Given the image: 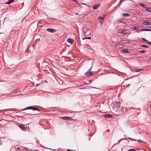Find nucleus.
I'll list each match as a JSON object with an SVG mask.
<instances>
[{"mask_svg": "<svg viewBox=\"0 0 151 151\" xmlns=\"http://www.w3.org/2000/svg\"><path fill=\"white\" fill-rule=\"evenodd\" d=\"M139 28L138 27H134L130 28V29L132 31L133 30H138L139 29Z\"/></svg>", "mask_w": 151, "mask_h": 151, "instance_id": "obj_5", "label": "nucleus"}, {"mask_svg": "<svg viewBox=\"0 0 151 151\" xmlns=\"http://www.w3.org/2000/svg\"><path fill=\"white\" fill-rule=\"evenodd\" d=\"M84 34L87 36L91 34V31L90 29H88L84 32Z\"/></svg>", "mask_w": 151, "mask_h": 151, "instance_id": "obj_4", "label": "nucleus"}, {"mask_svg": "<svg viewBox=\"0 0 151 151\" xmlns=\"http://www.w3.org/2000/svg\"><path fill=\"white\" fill-rule=\"evenodd\" d=\"M67 151H73L71 150H70V149H67Z\"/></svg>", "mask_w": 151, "mask_h": 151, "instance_id": "obj_31", "label": "nucleus"}, {"mask_svg": "<svg viewBox=\"0 0 151 151\" xmlns=\"http://www.w3.org/2000/svg\"><path fill=\"white\" fill-rule=\"evenodd\" d=\"M122 15L124 17H128L130 15V14H129L127 13H123Z\"/></svg>", "mask_w": 151, "mask_h": 151, "instance_id": "obj_14", "label": "nucleus"}, {"mask_svg": "<svg viewBox=\"0 0 151 151\" xmlns=\"http://www.w3.org/2000/svg\"><path fill=\"white\" fill-rule=\"evenodd\" d=\"M14 1V0H9V1L6 3L7 4H10L12 3Z\"/></svg>", "mask_w": 151, "mask_h": 151, "instance_id": "obj_16", "label": "nucleus"}, {"mask_svg": "<svg viewBox=\"0 0 151 151\" xmlns=\"http://www.w3.org/2000/svg\"><path fill=\"white\" fill-rule=\"evenodd\" d=\"M149 28H150V29H149V31H151V27H149Z\"/></svg>", "mask_w": 151, "mask_h": 151, "instance_id": "obj_30", "label": "nucleus"}, {"mask_svg": "<svg viewBox=\"0 0 151 151\" xmlns=\"http://www.w3.org/2000/svg\"><path fill=\"white\" fill-rule=\"evenodd\" d=\"M18 90H19V89H18L17 90H14L13 91V93H17V92Z\"/></svg>", "mask_w": 151, "mask_h": 151, "instance_id": "obj_28", "label": "nucleus"}, {"mask_svg": "<svg viewBox=\"0 0 151 151\" xmlns=\"http://www.w3.org/2000/svg\"><path fill=\"white\" fill-rule=\"evenodd\" d=\"M57 151H60V150H58Z\"/></svg>", "mask_w": 151, "mask_h": 151, "instance_id": "obj_42", "label": "nucleus"}, {"mask_svg": "<svg viewBox=\"0 0 151 151\" xmlns=\"http://www.w3.org/2000/svg\"><path fill=\"white\" fill-rule=\"evenodd\" d=\"M91 38V37H83V40H84L86 39H90Z\"/></svg>", "mask_w": 151, "mask_h": 151, "instance_id": "obj_21", "label": "nucleus"}, {"mask_svg": "<svg viewBox=\"0 0 151 151\" xmlns=\"http://www.w3.org/2000/svg\"><path fill=\"white\" fill-rule=\"evenodd\" d=\"M61 119L64 120H69L71 119L70 117L63 116L61 117Z\"/></svg>", "mask_w": 151, "mask_h": 151, "instance_id": "obj_7", "label": "nucleus"}, {"mask_svg": "<svg viewBox=\"0 0 151 151\" xmlns=\"http://www.w3.org/2000/svg\"><path fill=\"white\" fill-rule=\"evenodd\" d=\"M141 47H146L147 48L149 47L148 46L145 45H142Z\"/></svg>", "mask_w": 151, "mask_h": 151, "instance_id": "obj_23", "label": "nucleus"}, {"mask_svg": "<svg viewBox=\"0 0 151 151\" xmlns=\"http://www.w3.org/2000/svg\"><path fill=\"white\" fill-rule=\"evenodd\" d=\"M142 40L143 41L145 42L146 43H147L148 41L145 39L142 38Z\"/></svg>", "mask_w": 151, "mask_h": 151, "instance_id": "obj_22", "label": "nucleus"}, {"mask_svg": "<svg viewBox=\"0 0 151 151\" xmlns=\"http://www.w3.org/2000/svg\"><path fill=\"white\" fill-rule=\"evenodd\" d=\"M138 142H142V141H141L140 140H138Z\"/></svg>", "mask_w": 151, "mask_h": 151, "instance_id": "obj_35", "label": "nucleus"}, {"mask_svg": "<svg viewBox=\"0 0 151 151\" xmlns=\"http://www.w3.org/2000/svg\"><path fill=\"white\" fill-rule=\"evenodd\" d=\"M126 30H119L118 31L119 32L121 33L125 34L126 33Z\"/></svg>", "mask_w": 151, "mask_h": 151, "instance_id": "obj_12", "label": "nucleus"}, {"mask_svg": "<svg viewBox=\"0 0 151 151\" xmlns=\"http://www.w3.org/2000/svg\"><path fill=\"white\" fill-rule=\"evenodd\" d=\"M17 150H20V148L19 147H17L16 148Z\"/></svg>", "mask_w": 151, "mask_h": 151, "instance_id": "obj_32", "label": "nucleus"}, {"mask_svg": "<svg viewBox=\"0 0 151 151\" xmlns=\"http://www.w3.org/2000/svg\"><path fill=\"white\" fill-rule=\"evenodd\" d=\"M149 29H147V28H144L142 29H141V31H149Z\"/></svg>", "mask_w": 151, "mask_h": 151, "instance_id": "obj_19", "label": "nucleus"}, {"mask_svg": "<svg viewBox=\"0 0 151 151\" xmlns=\"http://www.w3.org/2000/svg\"><path fill=\"white\" fill-rule=\"evenodd\" d=\"M14 65V64H12L10 65H9V68H10V69L12 67H13V66Z\"/></svg>", "mask_w": 151, "mask_h": 151, "instance_id": "obj_27", "label": "nucleus"}, {"mask_svg": "<svg viewBox=\"0 0 151 151\" xmlns=\"http://www.w3.org/2000/svg\"><path fill=\"white\" fill-rule=\"evenodd\" d=\"M139 52L140 53H144L145 52V51L144 50H141L139 51Z\"/></svg>", "mask_w": 151, "mask_h": 151, "instance_id": "obj_26", "label": "nucleus"}, {"mask_svg": "<svg viewBox=\"0 0 151 151\" xmlns=\"http://www.w3.org/2000/svg\"><path fill=\"white\" fill-rule=\"evenodd\" d=\"M100 4H96L95 5H94L93 6V9H97L100 6Z\"/></svg>", "mask_w": 151, "mask_h": 151, "instance_id": "obj_10", "label": "nucleus"}, {"mask_svg": "<svg viewBox=\"0 0 151 151\" xmlns=\"http://www.w3.org/2000/svg\"><path fill=\"white\" fill-rule=\"evenodd\" d=\"M127 42H128V43H131V40H128L127 41Z\"/></svg>", "mask_w": 151, "mask_h": 151, "instance_id": "obj_29", "label": "nucleus"}, {"mask_svg": "<svg viewBox=\"0 0 151 151\" xmlns=\"http://www.w3.org/2000/svg\"><path fill=\"white\" fill-rule=\"evenodd\" d=\"M122 0H121V1L119 2V3H121L122 2Z\"/></svg>", "mask_w": 151, "mask_h": 151, "instance_id": "obj_36", "label": "nucleus"}, {"mask_svg": "<svg viewBox=\"0 0 151 151\" xmlns=\"http://www.w3.org/2000/svg\"><path fill=\"white\" fill-rule=\"evenodd\" d=\"M139 5L140 6H141L143 7L144 8H145L146 7V5L144 4H142V3H139Z\"/></svg>", "mask_w": 151, "mask_h": 151, "instance_id": "obj_20", "label": "nucleus"}, {"mask_svg": "<svg viewBox=\"0 0 151 151\" xmlns=\"http://www.w3.org/2000/svg\"><path fill=\"white\" fill-rule=\"evenodd\" d=\"M143 24H144L146 25H151V22L148 21L147 20H145L143 23Z\"/></svg>", "mask_w": 151, "mask_h": 151, "instance_id": "obj_6", "label": "nucleus"}, {"mask_svg": "<svg viewBox=\"0 0 151 151\" xmlns=\"http://www.w3.org/2000/svg\"><path fill=\"white\" fill-rule=\"evenodd\" d=\"M121 140H120L119 141V142H120V141H121Z\"/></svg>", "mask_w": 151, "mask_h": 151, "instance_id": "obj_40", "label": "nucleus"}, {"mask_svg": "<svg viewBox=\"0 0 151 151\" xmlns=\"http://www.w3.org/2000/svg\"><path fill=\"white\" fill-rule=\"evenodd\" d=\"M47 31L49 32L52 33H53L55 32V30L51 28L47 29Z\"/></svg>", "mask_w": 151, "mask_h": 151, "instance_id": "obj_8", "label": "nucleus"}, {"mask_svg": "<svg viewBox=\"0 0 151 151\" xmlns=\"http://www.w3.org/2000/svg\"><path fill=\"white\" fill-rule=\"evenodd\" d=\"M35 114H30V115H35Z\"/></svg>", "mask_w": 151, "mask_h": 151, "instance_id": "obj_33", "label": "nucleus"}, {"mask_svg": "<svg viewBox=\"0 0 151 151\" xmlns=\"http://www.w3.org/2000/svg\"><path fill=\"white\" fill-rule=\"evenodd\" d=\"M148 44L151 45V42H149L148 43Z\"/></svg>", "mask_w": 151, "mask_h": 151, "instance_id": "obj_34", "label": "nucleus"}, {"mask_svg": "<svg viewBox=\"0 0 151 151\" xmlns=\"http://www.w3.org/2000/svg\"><path fill=\"white\" fill-rule=\"evenodd\" d=\"M67 41H68V42H69L71 44H72L73 42V40L71 38H68L67 39Z\"/></svg>", "mask_w": 151, "mask_h": 151, "instance_id": "obj_11", "label": "nucleus"}, {"mask_svg": "<svg viewBox=\"0 0 151 151\" xmlns=\"http://www.w3.org/2000/svg\"><path fill=\"white\" fill-rule=\"evenodd\" d=\"M45 81L46 82H47L46 81Z\"/></svg>", "mask_w": 151, "mask_h": 151, "instance_id": "obj_41", "label": "nucleus"}, {"mask_svg": "<svg viewBox=\"0 0 151 151\" xmlns=\"http://www.w3.org/2000/svg\"><path fill=\"white\" fill-rule=\"evenodd\" d=\"M74 1L75 2H77V1H76V0H74Z\"/></svg>", "mask_w": 151, "mask_h": 151, "instance_id": "obj_38", "label": "nucleus"}, {"mask_svg": "<svg viewBox=\"0 0 151 151\" xmlns=\"http://www.w3.org/2000/svg\"><path fill=\"white\" fill-rule=\"evenodd\" d=\"M147 29H150V28H149V27H148V28H147Z\"/></svg>", "mask_w": 151, "mask_h": 151, "instance_id": "obj_39", "label": "nucleus"}, {"mask_svg": "<svg viewBox=\"0 0 151 151\" xmlns=\"http://www.w3.org/2000/svg\"><path fill=\"white\" fill-rule=\"evenodd\" d=\"M142 70H143V69H138L136 70L135 71L136 72H139L140 71H142Z\"/></svg>", "mask_w": 151, "mask_h": 151, "instance_id": "obj_24", "label": "nucleus"}, {"mask_svg": "<svg viewBox=\"0 0 151 151\" xmlns=\"http://www.w3.org/2000/svg\"><path fill=\"white\" fill-rule=\"evenodd\" d=\"M146 10L149 12H151V8L146 7Z\"/></svg>", "mask_w": 151, "mask_h": 151, "instance_id": "obj_17", "label": "nucleus"}, {"mask_svg": "<svg viewBox=\"0 0 151 151\" xmlns=\"http://www.w3.org/2000/svg\"><path fill=\"white\" fill-rule=\"evenodd\" d=\"M127 139L126 138H124V139H122L121 140H122L123 139Z\"/></svg>", "mask_w": 151, "mask_h": 151, "instance_id": "obj_37", "label": "nucleus"}, {"mask_svg": "<svg viewBox=\"0 0 151 151\" xmlns=\"http://www.w3.org/2000/svg\"><path fill=\"white\" fill-rule=\"evenodd\" d=\"M104 17H99L98 19L99 21L102 20L103 21L104 20Z\"/></svg>", "mask_w": 151, "mask_h": 151, "instance_id": "obj_18", "label": "nucleus"}, {"mask_svg": "<svg viewBox=\"0 0 151 151\" xmlns=\"http://www.w3.org/2000/svg\"><path fill=\"white\" fill-rule=\"evenodd\" d=\"M121 107L120 103V102H115L113 103L114 109L117 111L120 109Z\"/></svg>", "mask_w": 151, "mask_h": 151, "instance_id": "obj_1", "label": "nucleus"}, {"mask_svg": "<svg viewBox=\"0 0 151 151\" xmlns=\"http://www.w3.org/2000/svg\"><path fill=\"white\" fill-rule=\"evenodd\" d=\"M128 139H129L131 140H132V141H137V140H136V139H132L130 137H128Z\"/></svg>", "mask_w": 151, "mask_h": 151, "instance_id": "obj_25", "label": "nucleus"}, {"mask_svg": "<svg viewBox=\"0 0 151 151\" xmlns=\"http://www.w3.org/2000/svg\"><path fill=\"white\" fill-rule=\"evenodd\" d=\"M91 68L88 70V71L85 73V75L87 77H89L92 75V72L90 71Z\"/></svg>", "mask_w": 151, "mask_h": 151, "instance_id": "obj_3", "label": "nucleus"}, {"mask_svg": "<svg viewBox=\"0 0 151 151\" xmlns=\"http://www.w3.org/2000/svg\"><path fill=\"white\" fill-rule=\"evenodd\" d=\"M129 50L127 49H125L122 50V52L123 53H129V52L128 51Z\"/></svg>", "mask_w": 151, "mask_h": 151, "instance_id": "obj_13", "label": "nucleus"}, {"mask_svg": "<svg viewBox=\"0 0 151 151\" xmlns=\"http://www.w3.org/2000/svg\"><path fill=\"white\" fill-rule=\"evenodd\" d=\"M19 127L20 128L23 130L25 131L26 130V128L22 125H18Z\"/></svg>", "mask_w": 151, "mask_h": 151, "instance_id": "obj_9", "label": "nucleus"}, {"mask_svg": "<svg viewBox=\"0 0 151 151\" xmlns=\"http://www.w3.org/2000/svg\"><path fill=\"white\" fill-rule=\"evenodd\" d=\"M28 109H32L33 111H35L36 110H37L39 111H40V109L36 108L35 107H28L27 108H26L25 110H28Z\"/></svg>", "mask_w": 151, "mask_h": 151, "instance_id": "obj_2", "label": "nucleus"}, {"mask_svg": "<svg viewBox=\"0 0 151 151\" xmlns=\"http://www.w3.org/2000/svg\"><path fill=\"white\" fill-rule=\"evenodd\" d=\"M104 116L108 118H111L112 116L110 114H105L104 115Z\"/></svg>", "mask_w": 151, "mask_h": 151, "instance_id": "obj_15", "label": "nucleus"}]
</instances>
